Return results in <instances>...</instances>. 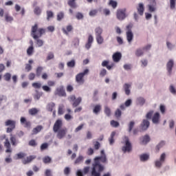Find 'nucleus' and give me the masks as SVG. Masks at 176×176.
<instances>
[{
    "label": "nucleus",
    "mask_w": 176,
    "mask_h": 176,
    "mask_svg": "<svg viewBox=\"0 0 176 176\" xmlns=\"http://www.w3.org/2000/svg\"><path fill=\"white\" fill-rule=\"evenodd\" d=\"M108 160L104 157H95L92 164L91 176H101V173L105 170L102 164H107Z\"/></svg>",
    "instance_id": "obj_1"
},
{
    "label": "nucleus",
    "mask_w": 176,
    "mask_h": 176,
    "mask_svg": "<svg viewBox=\"0 0 176 176\" xmlns=\"http://www.w3.org/2000/svg\"><path fill=\"white\" fill-rule=\"evenodd\" d=\"M46 32V30L44 28H38V24L36 23L32 27L31 35L36 41V44L38 47L43 46V41L39 39L43 34Z\"/></svg>",
    "instance_id": "obj_2"
},
{
    "label": "nucleus",
    "mask_w": 176,
    "mask_h": 176,
    "mask_svg": "<svg viewBox=\"0 0 176 176\" xmlns=\"http://www.w3.org/2000/svg\"><path fill=\"white\" fill-rule=\"evenodd\" d=\"M53 131L57 133L56 137L58 140H63L67 135L68 129L66 127L63 128V120L58 119L54 124Z\"/></svg>",
    "instance_id": "obj_3"
},
{
    "label": "nucleus",
    "mask_w": 176,
    "mask_h": 176,
    "mask_svg": "<svg viewBox=\"0 0 176 176\" xmlns=\"http://www.w3.org/2000/svg\"><path fill=\"white\" fill-rule=\"evenodd\" d=\"M122 144H124V146L122 148V151L124 153H130L133 151V146L130 142V139L127 136H124L122 138Z\"/></svg>",
    "instance_id": "obj_4"
},
{
    "label": "nucleus",
    "mask_w": 176,
    "mask_h": 176,
    "mask_svg": "<svg viewBox=\"0 0 176 176\" xmlns=\"http://www.w3.org/2000/svg\"><path fill=\"white\" fill-rule=\"evenodd\" d=\"M89 74V69H86L83 72L79 73L76 76V82L78 85L85 84V76Z\"/></svg>",
    "instance_id": "obj_5"
},
{
    "label": "nucleus",
    "mask_w": 176,
    "mask_h": 176,
    "mask_svg": "<svg viewBox=\"0 0 176 176\" xmlns=\"http://www.w3.org/2000/svg\"><path fill=\"white\" fill-rule=\"evenodd\" d=\"M67 100L72 104L73 108H76L82 102V98L78 97L76 98L75 95L69 96Z\"/></svg>",
    "instance_id": "obj_6"
},
{
    "label": "nucleus",
    "mask_w": 176,
    "mask_h": 176,
    "mask_svg": "<svg viewBox=\"0 0 176 176\" xmlns=\"http://www.w3.org/2000/svg\"><path fill=\"white\" fill-rule=\"evenodd\" d=\"M5 126L8 127L6 129V133H12L14 129H16V121L13 120H7L5 122Z\"/></svg>",
    "instance_id": "obj_7"
},
{
    "label": "nucleus",
    "mask_w": 176,
    "mask_h": 176,
    "mask_svg": "<svg viewBox=\"0 0 176 176\" xmlns=\"http://www.w3.org/2000/svg\"><path fill=\"white\" fill-rule=\"evenodd\" d=\"M149 4L147 5L148 10L150 13H153L157 10L156 0H148Z\"/></svg>",
    "instance_id": "obj_8"
},
{
    "label": "nucleus",
    "mask_w": 176,
    "mask_h": 176,
    "mask_svg": "<svg viewBox=\"0 0 176 176\" xmlns=\"http://www.w3.org/2000/svg\"><path fill=\"white\" fill-rule=\"evenodd\" d=\"M164 162H166V153H163L161 155L160 160H157L155 162V167H157V168H160Z\"/></svg>",
    "instance_id": "obj_9"
},
{
    "label": "nucleus",
    "mask_w": 176,
    "mask_h": 176,
    "mask_svg": "<svg viewBox=\"0 0 176 176\" xmlns=\"http://www.w3.org/2000/svg\"><path fill=\"white\" fill-rule=\"evenodd\" d=\"M116 16L118 20H124L126 19V9L118 10Z\"/></svg>",
    "instance_id": "obj_10"
},
{
    "label": "nucleus",
    "mask_w": 176,
    "mask_h": 176,
    "mask_svg": "<svg viewBox=\"0 0 176 176\" xmlns=\"http://www.w3.org/2000/svg\"><path fill=\"white\" fill-rule=\"evenodd\" d=\"M89 171H90V167L85 166L82 169V170L79 169L76 171V176H85V175L89 174Z\"/></svg>",
    "instance_id": "obj_11"
},
{
    "label": "nucleus",
    "mask_w": 176,
    "mask_h": 176,
    "mask_svg": "<svg viewBox=\"0 0 176 176\" xmlns=\"http://www.w3.org/2000/svg\"><path fill=\"white\" fill-rule=\"evenodd\" d=\"M173 68H174V60L173 59H170L166 63V70L169 76L173 74Z\"/></svg>",
    "instance_id": "obj_12"
},
{
    "label": "nucleus",
    "mask_w": 176,
    "mask_h": 176,
    "mask_svg": "<svg viewBox=\"0 0 176 176\" xmlns=\"http://www.w3.org/2000/svg\"><path fill=\"white\" fill-rule=\"evenodd\" d=\"M4 147L6 148V153H12V145L10 144V142L9 141V138H6L4 142Z\"/></svg>",
    "instance_id": "obj_13"
},
{
    "label": "nucleus",
    "mask_w": 176,
    "mask_h": 176,
    "mask_svg": "<svg viewBox=\"0 0 176 176\" xmlns=\"http://www.w3.org/2000/svg\"><path fill=\"white\" fill-rule=\"evenodd\" d=\"M55 96H59V97H65V96H67V94L65 93L64 87H58L55 91Z\"/></svg>",
    "instance_id": "obj_14"
},
{
    "label": "nucleus",
    "mask_w": 176,
    "mask_h": 176,
    "mask_svg": "<svg viewBox=\"0 0 176 176\" xmlns=\"http://www.w3.org/2000/svg\"><path fill=\"white\" fill-rule=\"evenodd\" d=\"M34 159H36V155H30L29 157H27L25 159L22 160L23 164H28L32 162V160H34Z\"/></svg>",
    "instance_id": "obj_15"
},
{
    "label": "nucleus",
    "mask_w": 176,
    "mask_h": 176,
    "mask_svg": "<svg viewBox=\"0 0 176 176\" xmlns=\"http://www.w3.org/2000/svg\"><path fill=\"white\" fill-rule=\"evenodd\" d=\"M149 125H150V122L148 120H143L140 125L141 130H142L143 131H145V130H148Z\"/></svg>",
    "instance_id": "obj_16"
},
{
    "label": "nucleus",
    "mask_w": 176,
    "mask_h": 176,
    "mask_svg": "<svg viewBox=\"0 0 176 176\" xmlns=\"http://www.w3.org/2000/svg\"><path fill=\"white\" fill-rule=\"evenodd\" d=\"M145 10V7L144 6V3H140L137 7V11L140 16H144V12Z\"/></svg>",
    "instance_id": "obj_17"
},
{
    "label": "nucleus",
    "mask_w": 176,
    "mask_h": 176,
    "mask_svg": "<svg viewBox=\"0 0 176 176\" xmlns=\"http://www.w3.org/2000/svg\"><path fill=\"white\" fill-rule=\"evenodd\" d=\"M94 41V38H93V36L91 34H90L88 36L87 42L85 44V48L87 50H89V49H90V47H91V44L93 43Z\"/></svg>",
    "instance_id": "obj_18"
},
{
    "label": "nucleus",
    "mask_w": 176,
    "mask_h": 176,
    "mask_svg": "<svg viewBox=\"0 0 176 176\" xmlns=\"http://www.w3.org/2000/svg\"><path fill=\"white\" fill-rule=\"evenodd\" d=\"M21 124L24 126L26 129H30L31 127V122L27 121V119L24 117L21 118Z\"/></svg>",
    "instance_id": "obj_19"
},
{
    "label": "nucleus",
    "mask_w": 176,
    "mask_h": 176,
    "mask_svg": "<svg viewBox=\"0 0 176 176\" xmlns=\"http://www.w3.org/2000/svg\"><path fill=\"white\" fill-rule=\"evenodd\" d=\"M160 120V113H159V112H156L153 116L152 122L155 124H157V123H159Z\"/></svg>",
    "instance_id": "obj_20"
},
{
    "label": "nucleus",
    "mask_w": 176,
    "mask_h": 176,
    "mask_svg": "<svg viewBox=\"0 0 176 176\" xmlns=\"http://www.w3.org/2000/svg\"><path fill=\"white\" fill-rule=\"evenodd\" d=\"M122 58V54L120 52H116L113 55V60L114 63H119Z\"/></svg>",
    "instance_id": "obj_21"
},
{
    "label": "nucleus",
    "mask_w": 176,
    "mask_h": 176,
    "mask_svg": "<svg viewBox=\"0 0 176 176\" xmlns=\"http://www.w3.org/2000/svg\"><path fill=\"white\" fill-rule=\"evenodd\" d=\"M10 141L12 146H17V144H19V141L16 138V136L11 134L10 138Z\"/></svg>",
    "instance_id": "obj_22"
},
{
    "label": "nucleus",
    "mask_w": 176,
    "mask_h": 176,
    "mask_svg": "<svg viewBox=\"0 0 176 176\" xmlns=\"http://www.w3.org/2000/svg\"><path fill=\"white\" fill-rule=\"evenodd\" d=\"M134 38V34H133V32L131 31H127L126 32V39L129 43H131L133 39Z\"/></svg>",
    "instance_id": "obj_23"
},
{
    "label": "nucleus",
    "mask_w": 176,
    "mask_h": 176,
    "mask_svg": "<svg viewBox=\"0 0 176 176\" xmlns=\"http://www.w3.org/2000/svg\"><path fill=\"white\" fill-rule=\"evenodd\" d=\"M123 87H124V90L125 94L126 96H130V93H131L130 87H131V84H128V83H125Z\"/></svg>",
    "instance_id": "obj_24"
},
{
    "label": "nucleus",
    "mask_w": 176,
    "mask_h": 176,
    "mask_svg": "<svg viewBox=\"0 0 176 176\" xmlns=\"http://www.w3.org/2000/svg\"><path fill=\"white\" fill-rule=\"evenodd\" d=\"M116 135V131L111 132L110 138H109V142L110 145H113V144L115 143V136Z\"/></svg>",
    "instance_id": "obj_25"
},
{
    "label": "nucleus",
    "mask_w": 176,
    "mask_h": 176,
    "mask_svg": "<svg viewBox=\"0 0 176 176\" xmlns=\"http://www.w3.org/2000/svg\"><path fill=\"white\" fill-rule=\"evenodd\" d=\"M67 5L72 8V9H76L78 6L76 5V0H68Z\"/></svg>",
    "instance_id": "obj_26"
},
{
    "label": "nucleus",
    "mask_w": 176,
    "mask_h": 176,
    "mask_svg": "<svg viewBox=\"0 0 176 176\" xmlns=\"http://www.w3.org/2000/svg\"><path fill=\"white\" fill-rule=\"evenodd\" d=\"M42 129H43V126L41 125H38L36 127L34 128L32 130V135H34L36 134H38V133H41L42 131Z\"/></svg>",
    "instance_id": "obj_27"
},
{
    "label": "nucleus",
    "mask_w": 176,
    "mask_h": 176,
    "mask_svg": "<svg viewBox=\"0 0 176 176\" xmlns=\"http://www.w3.org/2000/svg\"><path fill=\"white\" fill-rule=\"evenodd\" d=\"M74 28H72V25H69L67 26L66 29L65 28H62V31L63 33L65 34V35H68L69 32H71Z\"/></svg>",
    "instance_id": "obj_28"
},
{
    "label": "nucleus",
    "mask_w": 176,
    "mask_h": 176,
    "mask_svg": "<svg viewBox=\"0 0 176 176\" xmlns=\"http://www.w3.org/2000/svg\"><path fill=\"white\" fill-rule=\"evenodd\" d=\"M102 107L100 104H96L94 107L93 112L95 113V115H98L100 112H101Z\"/></svg>",
    "instance_id": "obj_29"
},
{
    "label": "nucleus",
    "mask_w": 176,
    "mask_h": 176,
    "mask_svg": "<svg viewBox=\"0 0 176 176\" xmlns=\"http://www.w3.org/2000/svg\"><path fill=\"white\" fill-rule=\"evenodd\" d=\"M29 114L31 115L32 116H35V115H37L39 112V109L36 108H32L30 109L29 111Z\"/></svg>",
    "instance_id": "obj_30"
},
{
    "label": "nucleus",
    "mask_w": 176,
    "mask_h": 176,
    "mask_svg": "<svg viewBox=\"0 0 176 176\" xmlns=\"http://www.w3.org/2000/svg\"><path fill=\"white\" fill-rule=\"evenodd\" d=\"M56 107V104H54V102H51L50 103H48L47 104V110L49 112H52L53 111V109Z\"/></svg>",
    "instance_id": "obj_31"
},
{
    "label": "nucleus",
    "mask_w": 176,
    "mask_h": 176,
    "mask_svg": "<svg viewBox=\"0 0 176 176\" xmlns=\"http://www.w3.org/2000/svg\"><path fill=\"white\" fill-rule=\"evenodd\" d=\"M42 72H43V67L42 66H38L37 67L36 69V75L37 77L41 76L42 75Z\"/></svg>",
    "instance_id": "obj_32"
},
{
    "label": "nucleus",
    "mask_w": 176,
    "mask_h": 176,
    "mask_svg": "<svg viewBox=\"0 0 176 176\" xmlns=\"http://www.w3.org/2000/svg\"><path fill=\"white\" fill-rule=\"evenodd\" d=\"M149 141H151V138H149V135H144V136L143 137V140H142V144L143 145H146V144H147L148 142H149Z\"/></svg>",
    "instance_id": "obj_33"
},
{
    "label": "nucleus",
    "mask_w": 176,
    "mask_h": 176,
    "mask_svg": "<svg viewBox=\"0 0 176 176\" xmlns=\"http://www.w3.org/2000/svg\"><path fill=\"white\" fill-rule=\"evenodd\" d=\"M135 54L137 57H141V56H144V50L141 48L136 50Z\"/></svg>",
    "instance_id": "obj_34"
},
{
    "label": "nucleus",
    "mask_w": 176,
    "mask_h": 176,
    "mask_svg": "<svg viewBox=\"0 0 176 176\" xmlns=\"http://www.w3.org/2000/svg\"><path fill=\"white\" fill-rule=\"evenodd\" d=\"M109 6H111L113 9H116V8H118V2L116 1L110 0L109 2Z\"/></svg>",
    "instance_id": "obj_35"
},
{
    "label": "nucleus",
    "mask_w": 176,
    "mask_h": 176,
    "mask_svg": "<svg viewBox=\"0 0 176 176\" xmlns=\"http://www.w3.org/2000/svg\"><path fill=\"white\" fill-rule=\"evenodd\" d=\"M3 79L6 82H10V79H12V74H10V73H6L3 75Z\"/></svg>",
    "instance_id": "obj_36"
},
{
    "label": "nucleus",
    "mask_w": 176,
    "mask_h": 176,
    "mask_svg": "<svg viewBox=\"0 0 176 176\" xmlns=\"http://www.w3.org/2000/svg\"><path fill=\"white\" fill-rule=\"evenodd\" d=\"M135 124V122H134V121H131L129 122V124H128L129 133H131V131H133V129L134 128Z\"/></svg>",
    "instance_id": "obj_37"
},
{
    "label": "nucleus",
    "mask_w": 176,
    "mask_h": 176,
    "mask_svg": "<svg viewBox=\"0 0 176 176\" xmlns=\"http://www.w3.org/2000/svg\"><path fill=\"white\" fill-rule=\"evenodd\" d=\"M84 157L82 155H79L76 160L74 162V164H80V163H82V162H83L84 160Z\"/></svg>",
    "instance_id": "obj_38"
},
{
    "label": "nucleus",
    "mask_w": 176,
    "mask_h": 176,
    "mask_svg": "<svg viewBox=\"0 0 176 176\" xmlns=\"http://www.w3.org/2000/svg\"><path fill=\"white\" fill-rule=\"evenodd\" d=\"M96 38L98 45H102V43H104V38L102 36H96Z\"/></svg>",
    "instance_id": "obj_39"
},
{
    "label": "nucleus",
    "mask_w": 176,
    "mask_h": 176,
    "mask_svg": "<svg viewBox=\"0 0 176 176\" xmlns=\"http://www.w3.org/2000/svg\"><path fill=\"white\" fill-rule=\"evenodd\" d=\"M96 36H100L102 34V28L98 27L95 29Z\"/></svg>",
    "instance_id": "obj_40"
},
{
    "label": "nucleus",
    "mask_w": 176,
    "mask_h": 176,
    "mask_svg": "<svg viewBox=\"0 0 176 176\" xmlns=\"http://www.w3.org/2000/svg\"><path fill=\"white\" fill-rule=\"evenodd\" d=\"M141 162H146L149 159V155L142 154L140 156Z\"/></svg>",
    "instance_id": "obj_41"
},
{
    "label": "nucleus",
    "mask_w": 176,
    "mask_h": 176,
    "mask_svg": "<svg viewBox=\"0 0 176 176\" xmlns=\"http://www.w3.org/2000/svg\"><path fill=\"white\" fill-rule=\"evenodd\" d=\"M43 162L45 164H47L52 162V158L49 156H45L43 158Z\"/></svg>",
    "instance_id": "obj_42"
},
{
    "label": "nucleus",
    "mask_w": 176,
    "mask_h": 176,
    "mask_svg": "<svg viewBox=\"0 0 176 176\" xmlns=\"http://www.w3.org/2000/svg\"><path fill=\"white\" fill-rule=\"evenodd\" d=\"M64 113V104H60L58 106V114L63 115Z\"/></svg>",
    "instance_id": "obj_43"
},
{
    "label": "nucleus",
    "mask_w": 176,
    "mask_h": 176,
    "mask_svg": "<svg viewBox=\"0 0 176 176\" xmlns=\"http://www.w3.org/2000/svg\"><path fill=\"white\" fill-rule=\"evenodd\" d=\"M34 54V46H30L27 50L28 56H31Z\"/></svg>",
    "instance_id": "obj_44"
},
{
    "label": "nucleus",
    "mask_w": 176,
    "mask_h": 176,
    "mask_svg": "<svg viewBox=\"0 0 176 176\" xmlns=\"http://www.w3.org/2000/svg\"><path fill=\"white\" fill-rule=\"evenodd\" d=\"M25 156H27V154H25V153H19L18 154H16V160H17L19 159H24Z\"/></svg>",
    "instance_id": "obj_45"
},
{
    "label": "nucleus",
    "mask_w": 176,
    "mask_h": 176,
    "mask_svg": "<svg viewBox=\"0 0 176 176\" xmlns=\"http://www.w3.org/2000/svg\"><path fill=\"white\" fill-rule=\"evenodd\" d=\"M34 14L39 16L42 13V10L39 7H36L34 10Z\"/></svg>",
    "instance_id": "obj_46"
},
{
    "label": "nucleus",
    "mask_w": 176,
    "mask_h": 176,
    "mask_svg": "<svg viewBox=\"0 0 176 176\" xmlns=\"http://www.w3.org/2000/svg\"><path fill=\"white\" fill-rule=\"evenodd\" d=\"M32 86L34 89H41L42 87V84L41 82H33Z\"/></svg>",
    "instance_id": "obj_47"
},
{
    "label": "nucleus",
    "mask_w": 176,
    "mask_h": 176,
    "mask_svg": "<svg viewBox=\"0 0 176 176\" xmlns=\"http://www.w3.org/2000/svg\"><path fill=\"white\" fill-rule=\"evenodd\" d=\"M137 101L140 105H144L145 104V99L142 97L138 98Z\"/></svg>",
    "instance_id": "obj_48"
},
{
    "label": "nucleus",
    "mask_w": 176,
    "mask_h": 176,
    "mask_svg": "<svg viewBox=\"0 0 176 176\" xmlns=\"http://www.w3.org/2000/svg\"><path fill=\"white\" fill-rule=\"evenodd\" d=\"M54 16V14H53V12L50 11V10H47V20L49 21V20H50V19H52L53 16Z\"/></svg>",
    "instance_id": "obj_49"
},
{
    "label": "nucleus",
    "mask_w": 176,
    "mask_h": 176,
    "mask_svg": "<svg viewBox=\"0 0 176 176\" xmlns=\"http://www.w3.org/2000/svg\"><path fill=\"white\" fill-rule=\"evenodd\" d=\"M94 148L96 151H98L100 148H101V144H100L98 142H94Z\"/></svg>",
    "instance_id": "obj_50"
},
{
    "label": "nucleus",
    "mask_w": 176,
    "mask_h": 176,
    "mask_svg": "<svg viewBox=\"0 0 176 176\" xmlns=\"http://www.w3.org/2000/svg\"><path fill=\"white\" fill-rule=\"evenodd\" d=\"M62 19H64V12H60L57 14V21H61Z\"/></svg>",
    "instance_id": "obj_51"
},
{
    "label": "nucleus",
    "mask_w": 176,
    "mask_h": 176,
    "mask_svg": "<svg viewBox=\"0 0 176 176\" xmlns=\"http://www.w3.org/2000/svg\"><path fill=\"white\" fill-rule=\"evenodd\" d=\"M119 122L118 121H115V120H111V126H112V127H119Z\"/></svg>",
    "instance_id": "obj_52"
},
{
    "label": "nucleus",
    "mask_w": 176,
    "mask_h": 176,
    "mask_svg": "<svg viewBox=\"0 0 176 176\" xmlns=\"http://www.w3.org/2000/svg\"><path fill=\"white\" fill-rule=\"evenodd\" d=\"M104 113L107 116H111V109H109V107H104Z\"/></svg>",
    "instance_id": "obj_53"
},
{
    "label": "nucleus",
    "mask_w": 176,
    "mask_h": 176,
    "mask_svg": "<svg viewBox=\"0 0 176 176\" xmlns=\"http://www.w3.org/2000/svg\"><path fill=\"white\" fill-rule=\"evenodd\" d=\"M164 142H160V144L156 146L157 152H159L160 151V148L164 146Z\"/></svg>",
    "instance_id": "obj_54"
},
{
    "label": "nucleus",
    "mask_w": 176,
    "mask_h": 176,
    "mask_svg": "<svg viewBox=\"0 0 176 176\" xmlns=\"http://www.w3.org/2000/svg\"><path fill=\"white\" fill-rule=\"evenodd\" d=\"M42 97V94L36 91V94L34 95V100H39Z\"/></svg>",
    "instance_id": "obj_55"
},
{
    "label": "nucleus",
    "mask_w": 176,
    "mask_h": 176,
    "mask_svg": "<svg viewBox=\"0 0 176 176\" xmlns=\"http://www.w3.org/2000/svg\"><path fill=\"white\" fill-rule=\"evenodd\" d=\"M30 146H36L38 145V143H36V141L35 140H31L29 142Z\"/></svg>",
    "instance_id": "obj_56"
},
{
    "label": "nucleus",
    "mask_w": 176,
    "mask_h": 176,
    "mask_svg": "<svg viewBox=\"0 0 176 176\" xmlns=\"http://www.w3.org/2000/svg\"><path fill=\"white\" fill-rule=\"evenodd\" d=\"M76 18L77 20H82V19H83V14H82V12H77Z\"/></svg>",
    "instance_id": "obj_57"
},
{
    "label": "nucleus",
    "mask_w": 176,
    "mask_h": 176,
    "mask_svg": "<svg viewBox=\"0 0 176 176\" xmlns=\"http://www.w3.org/2000/svg\"><path fill=\"white\" fill-rule=\"evenodd\" d=\"M53 58H54V54L52 52H50L47 56V61L53 60Z\"/></svg>",
    "instance_id": "obj_58"
},
{
    "label": "nucleus",
    "mask_w": 176,
    "mask_h": 176,
    "mask_svg": "<svg viewBox=\"0 0 176 176\" xmlns=\"http://www.w3.org/2000/svg\"><path fill=\"white\" fill-rule=\"evenodd\" d=\"M67 67H69L70 68H74L75 67V60H72L67 63Z\"/></svg>",
    "instance_id": "obj_59"
},
{
    "label": "nucleus",
    "mask_w": 176,
    "mask_h": 176,
    "mask_svg": "<svg viewBox=\"0 0 176 176\" xmlns=\"http://www.w3.org/2000/svg\"><path fill=\"white\" fill-rule=\"evenodd\" d=\"M115 116L116 118H120V116H122V111H120V109H118L115 112Z\"/></svg>",
    "instance_id": "obj_60"
},
{
    "label": "nucleus",
    "mask_w": 176,
    "mask_h": 176,
    "mask_svg": "<svg viewBox=\"0 0 176 176\" xmlns=\"http://www.w3.org/2000/svg\"><path fill=\"white\" fill-rule=\"evenodd\" d=\"M5 19H6V21L7 22L13 21V17H12L11 16H9V14H8L5 15Z\"/></svg>",
    "instance_id": "obj_61"
},
{
    "label": "nucleus",
    "mask_w": 176,
    "mask_h": 176,
    "mask_svg": "<svg viewBox=\"0 0 176 176\" xmlns=\"http://www.w3.org/2000/svg\"><path fill=\"white\" fill-rule=\"evenodd\" d=\"M153 116V110H151L148 113H147L146 118V119H152Z\"/></svg>",
    "instance_id": "obj_62"
},
{
    "label": "nucleus",
    "mask_w": 176,
    "mask_h": 176,
    "mask_svg": "<svg viewBox=\"0 0 176 176\" xmlns=\"http://www.w3.org/2000/svg\"><path fill=\"white\" fill-rule=\"evenodd\" d=\"M35 76H36V75H35L34 73H30L28 76L29 80H34V79H35Z\"/></svg>",
    "instance_id": "obj_63"
},
{
    "label": "nucleus",
    "mask_w": 176,
    "mask_h": 176,
    "mask_svg": "<svg viewBox=\"0 0 176 176\" xmlns=\"http://www.w3.org/2000/svg\"><path fill=\"white\" fill-rule=\"evenodd\" d=\"M175 1L176 0H170V9H175Z\"/></svg>",
    "instance_id": "obj_64"
}]
</instances>
